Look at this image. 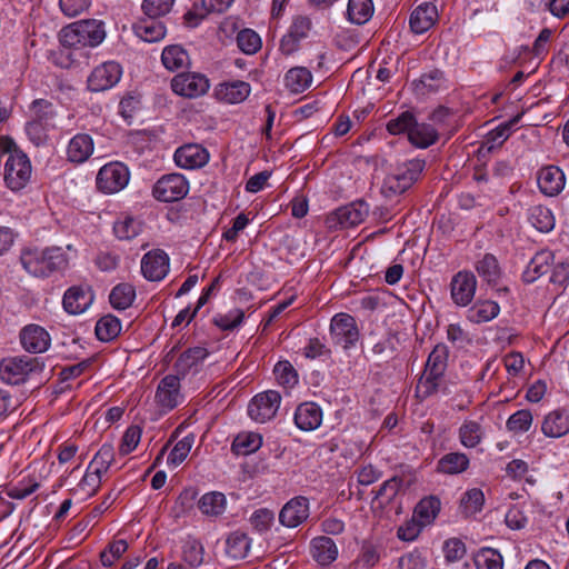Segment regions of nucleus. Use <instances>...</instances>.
<instances>
[{
	"label": "nucleus",
	"instance_id": "obj_1",
	"mask_svg": "<svg viewBox=\"0 0 569 569\" xmlns=\"http://www.w3.org/2000/svg\"><path fill=\"white\" fill-rule=\"evenodd\" d=\"M20 262L33 277L47 278L68 267V257L60 247L26 248L21 251Z\"/></svg>",
	"mask_w": 569,
	"mask_h": 569
},
{
	"label": "nucleus",
	"instance_id": "obj_2",
	"mask_svg": "<svg viewBox=\"0 0 569 569\" xmlns=\"http://www.w3.org/2000/svg\"><path fill=\"white\" fill-rule=\"evenodd\" d=\"M448 357L449 350L443 343H438L429 353L417 386V391L423 399L439 391L448 367Z\"/></svg>",
	"mask_w": 569,
	"mask_h": 569
},
{
	"label": "nucleus",
	"instance_id": "obj_3",
	"mask_svg": "<svg viewBox=\"0 0 569 569\" xmlns=\"http://www.w3.org/2000/svg\"><path fill=\"white\" fill-rule=\"evenodd\" d=\"M426 161L422 159H411L399 164L395 172L388 174L382 183L381 193L386 198H391L405 193L418 181Z\"/></svg>",
	"mask_w": 569,
	"mask_h": 569
},
{
	"label": "nucleus",
	"instance_id": "obj_4",
	"mask_svg": "<svg viewBox=\"0 0 569 569\" xmlns=\"http://www.w3.org/2000/svg\"><path fill=\"white\" fill-rule=\"evenodd\" d=\"M43 367L36 357H8L0 361V379L8 385H20L32 373L41 372Z\"/></svg>",
	"mask_w": 569,
	"mask_h": 569
},
{
	"label": "nucleus",
	"instance_id": "obj_5",
	"mask_svg": "<svg viewBox=\"0 0 569 569\" xmlns=\"http://www.w3.org/2000/svg\"><path fill=\"white\" fill-rule=\"evenodd\" d=\"M368 213L369 206L365 201H355L330 213L326 223L330 229H348L360 224Z\"/></svg>",
	"mask_w": 569,
	"mask_h": 569
},
{
	"label": "nucleus",
	"instance_id": "obj_6",
	"mask_svg": "<svg viewBox=\"0 0 569 569\" xmlns=\"http://www.w3.org/2000/svg\"><path fill=\"white\" fill-rule=\"evenodd\" d=\"M189 192V183L180 173L161 177L152 188L153 197L162 202H173L183 199Z\"/></svg>",
	"mask_w": 569,
	"mask_h": 569
},
{
	"label": "nucleus",
	"instance_id": "obj_7",
	"mask_svg": "<svg viewBox=\"0 0 569 569\" xmlns=\"http://www.w3.org/2000/svg\"><path fill=\"white\" fill-rule=\"evenodd\" d=\"M129 177V170L123 163L111 162L99 170L97 187L106 193H114L127 186Z\"/></svg>",
	"mask_w": 569,
	"mask_h": 569
},
{
	"label": "nucleus",
	"instance_id": "obj_8",
	"mask_svg": "<svg viewBox=\"0 0 569 569\" xmlns=\"http://www.w3.org/2000/svg\"><path fill=\"white\" fill-rule=\"evenodd\" d=\"M281 402V396L276 390L258 393L248 406V415L257 422H266L274 418Z\"/></svg>",
	"mask_w": 569,
	"mask_h": 569
},
{
	"label": "nucleus",
	"instance_id": "obj_9",
	"mask_svg": "<svg viewBox=\"0 0 569 569\" xmlns=\"http://www.w3.org/2000/svg\"><path fill=\"white\" fill-rule=\"evenodd\" d=\"M330 335L335 343L348 349L359 339V330L356 320L348 313H337L330 322Z\"/></svg>",
	"mask_w": 569,
	"mask_h": 569
},
{
	"label": "nucleus",
	"instance_id": "obj_10",
	"mask_svg": "<svg viewBox=\"0 0 569 569\" xmlns=\"http://www.w3.org/2000/svg\"><path fill=\"white\" fill-rule=\"evenodd\" d=\"M209 87V80L201 73L182 72L171 80L172 91L187 98L200 97L208 91Z\"/></svg>",
	"mask_w": 569,
	"mask_h": 569
},
{
	"label": "nucleus",
	"instance_id": "obj_11",
	"mask_svg": "<svg viewBox=\"0 0 569 569\" xmlns=\"http://www.w3.org/2000/svg\"><path fill=\"white\" fill-rule=\"evenodd\" d=\"M122 74V69L114 61L103 62L96 67L88 78V89L93 92L106 91L116 86Z\"/></svg>",
	"mask_w": 569,
	"mask_h": 569
},
{
	"label": "nucleus",
	"instance_id": "obj_12",
	"mask_svg": "<svg viewBox=\"0 0 569 569\" xmlns=\"http://www.w3.org/2000/svg\"><path fill=\"white\" fill-rule=\"evenodd\" d=\"M477 289V279L471 271L457 272L450 282L451 299L459 307H467L473 300Z\"/></svg>",
	"mask_w": 569,
	"mask_h": 569
},
{
	"label": "nucleus",
	"instance_id": "obj_13",
	"mask_svg": "<svg viewBox=\"0 0 569 569\" xmlns=\"http://www.w3.org/2000/svg\"><path fill=\"white\" fill-rule=\"evenodd\" d=\"M93 299L94 293L90 286H72L64 292L62 306L68 313L80 315L91 306Z\"/></svg>",
	"mask_w": 569,
	"mask_h": 569
},
{
	"label": "nucleus",
	"instance_id": "obj_14",
	"mask_svg": "<svg viewBox=\"0 0 569 569\" xmlns=\"http://www.w3.org/2000/svg\"><path fill=\"white\" fill-rule=\"evenodd\" d=\"M180 376L167 375L163 377L156 391L157 403L167 410H172L182 400L180 392Z\"/></svg>",
	"mask_w": 569,
	"mask_h": 569
},
{
	"label": "nucleus",
	"instance_id": "obj_15",
	"mask_svg": "<svg viewBox=\"0 0 569 569\" xmlns=\"http://www.w3.org/2000/svg\"><path fill=\"white\" fill-rule=\"evenodd\" d=\"M169 271V257L161 249L147 252L141 260V272L150 281H160Z\"/></svg>",
	"mask_w": 569,
	"mask_h": 569
},
{
	"label": "nucleus",
	"instance_id": "obj_16",
	"mask_svg": "<svg viewBox=\"0 0 569 569\" xmlns=\"http://www.w3.org/2000/svg\"><path fill=\"white\" fill-rule=\"evenodd\" d=\"M309 517V500L299 496L288 501L279 513L280 522L288 528H296Z\"/></svg>",
	"mask_w": 569,
	"mask_h": 569
},
{
	"label": "nucleus",
	"instance_id": "obj_17",
	"mask_svg": "<svg viewBox=\"0 0 569 569\" xmlns=\"http://www.w3.org/2000/svg\"><path fill=\"white\" fill-rule=\"evenodd\" d=\"M20 341L30 353H41L50 347L51 338L48 331L38 325H28L20 332Z\"/></svg>",
	"mask_w": 569,
	"mask_h": 569
},
{
	"label": "nucleus",
	"instance_id": "obj_18",
	"mask_svg": "<svg viewBox=\"0 0 569 569\" xmlns=\"http://www.w3.org/2000/svg\"><path fill=\"white\" fill-rule=\"evenodd\" d=\"M537 181L543 194L555 197L563 190L566 177L559 167L546 166L539 170Z\"/></svg>",
	"mask_w": 569,
	"mask_h": 569
},
{
	"label": "nucleus",
	"instance_id": "obj_19",
	"mask_svg": "<svg viewBox=\"0 0 569 569\" xmlns=\"http://www.w3.org/2000/svg\"><path fill=\"white\" fill-rule=\"evenodd\" d=\"M209 160L208 151L200 144L190 143L178 148L174 152V161L183 169H197L203 167Z\"/></svg>",
	"mask_w": 569,
	"mask_h": 569
},
{
	"label": "nucleus",
	"instance_id": "obj_20",
	"mask_svg": "<svg viewBox=\"0 0 569 569\" xmlns=\"http://www.w3.org/2000/svg\"><path fill=\"white\" fill-rule=\"evenodd\" d=\"M59 40L63 49L59 52V60L57 63L62 68H69L73 63L72 52L70 49L82 47V38H80V31L77 22L62 28Z\"/></svg>",
	"mask_w": 569,
	"mask_h": 569
},
{
	"label": "nucleus",
	"instance_id": "obj_21",
	"mask_svg": "<svg viewBox=\"0 0 569 569\" xmlns=\"http://www.w3.org/2000/svg\"><path fill=\"white\" fill-rule=\"evenodd\" d=\"M251 92V87L248 82L236 80L230 82H222L216 87L214 96L219 101L236 104L244 101Z\"/></svg>",
	"mask_w": 569,
	"mask_h": 569
},
{
	"label": "nucleus",
	"instance_id": "obj_22",
	"mask_svg": "<svg viewBox=\"0 0 569 569\" xmlns=\"http://www.w3.org/2000/svg\"><path fill=\"white\" fill-rule=\"evenodd\" d=\"M207 356L208 351L202 347H193L184 350L173 365V375L180 376V379H183L191 370H197Z\"/></svg>",
	"mask_w": 569,
	"mask_h": 569
},
{
	"label": "nucleus",
	"instance_id": "obj_23",
	"mask_svg": "<svg viewBox=\"0 0 569 569\" xmlns=\"http://www.w3.org/2000/svg\"><path fill=\"white\" fill-rule=\"evenodd\" d=\"M322 421V410L315 402H303L298 406L295 412V423L303 431L317 429Z\"/></svg>",
	"mask_w": 569,
	"mask_h": 569
},
{
	"label": "nucleus",
	"instance_id": "obj_24",
	"mask_svg": "<svg viewBox=\"0 0 569 569\" xmlns=\"http://www.w3.org/2000/svg\"><path fill=\"white\" fill-rule=\"evenodd\" d=\"M310 553L317 563L326 567L337 559L338 548L331 538L319 536L311 540Z\"/></svg>",
	"mask_w": 569,
	"mask_h": 569
},
{
	"label": "nucleus",
	"instance_id": "obj_25",
	"mask_svg": "<svg viewBox=\"0 0 569 569\" xmlns=\"http://www.w3.org/2000/svg\"><path fill=\"white\" fill-rule=\"evenodd\" d=\"M438 17L435 4L426 2L418 6L410 16V28L415 33L428 31L436 22Z\"/></svg>",
	"mask_w": 569,
	"mask_h": 569
},
{
	"label": "nucleus",
	"instance_id": "obj_26",
	"mask_svg": "<svg viewBox=\"0 0 569 569\" xmlns=\"http://www.w3.org/2000/svg\"><path fill=\"white\" fill-rule=\"evenodd\" d=\"M541 431L550 438H559L569 432V411L555 410L546 416Z\"/></svg>",
	"mask_w": 569,
	"mask_h": 569
},
{
	"label": "nucleus",
	"instance_id": "obj_27",
	"mask_svg": "<svg viewBox=\"0 0 569 569\" xmlns=\"http://www.w3.org/2000/svg\"><path fill=\"white\" fill-rule=\"evenodd\" d=\"M82 38V47H97L106 38L103 22L96 19L77 21Z\"/></svg>",
	"mask_w": 569,
	"mask_h": 569
},
{
	"label": "nucleus",
	"instance_id": "obj_28",
	"mask_svg": "<svg viewBox=\"0 0 569 569\" xmlns=\"http://www.w3.org/2000/svg\"><path fill=\"white\" fill-rule=\"evenodd\" d=\"M93 152V140L89 134L79 133L74 136L68 146L67 154L71 162L82 163Z\"/></svg>",
	"mask_w": 569,
	"mask_h": 569
},
{
	"label": "nucleus",
	"instance_id": "obj_29",
	"mask_svg": "<svg viewBox=\"0 0 569 569\" xmlns=\"http://www.w3.org/2000/svg\"><path fill=\"white\" fill-rule=\"evenodd\" d=\"M133 31L137 37L146 42H157L166 34V27L157 18H147L133 24Z\"/></svg>",
	"mask_w": 569,
	"mask_h": 569
},
{
	"label": "nucleus",
	"instance_id": "obj_30",
	"mask_svg": "<svg viewBox=\"0 0 569 569\" xmlns=\"http://www.w3.org/2000/svg\"><path fill=\"white\" fill-rule=\"evenodd\" d=\"M553 260L550 251H540L533 256L522 273V279L527 283L536 281L539 277L547 273Z\"/></svg>",
	"mask_w": 569,
	"mask_h": 569
},
{
	"label": "nucleus",
	"instance_id": "obj_31",
	"mask_svg": "<svg viewBox=\"0 0 569 569\" xmlns=\"http://www.w3.org/2000/svg\"><path fill=\"white\" fill-rule=\"evenodd\" d=\"M31 172V163L24 152H16L6 160L4 177L30 180Z\"/></svg>",
	"mask_w": 569,
	"mask_h": 569
},
{
	"label": "nucleus",
	"instance_id": "obj_32",
	"mask_svg": "<svg viewBox=\"0 0 569 569\" xmlns=\"http://www.w3.org/2000/svg\"><path fill=\"white\" fill-rule=\"evenodd\" d=\"M470 466L469 457L462 452H449L442 456L437 463V470L445 475H459Z\"/></svg>",
	"mask_w": 569,
	"mask_h": 569
},
{
	"label": "nucleus",
	"instance_id": "obj_33",
	"mask_svg": "<svg viewBox=\"0 0 569 569\" xmlns=\"http://www.w3.org/2000/svg\"><path fill=\"white\" fill-rule=\"evenodd\" d=\"M408 139L418 148H428L437 142L438 132L432 124L419 123L415 119V124L411 126Z\"/></svg>",
	"mask_w": 569,
	"mask_h": 569
},
{
	"label": "nucleus",
	"instance_id": "obj_34",
	"mask_svg": "<svg viewBox=\"0 0 569 569\" xmlns=\"http://www.w3.org/2000/svg\"><path fill=\"white\" fill-rule=\"evenodd\" d=\"M262 446L260 433L246 431L240 432L231 443V451L237 456H248L256 452Z\"/></svg>",
	"mask_w": 569,
	"mask_h": 569
},
{
	"label": "nucleus",
	"instance_id": "obj_35",
	"mask_svg": "<svg viewBox=\"0 0 569 569\" xmlns=\"http://www.w3.org/2000/svg\"><path fill=\"white\" fill-rule=\"evenodd\" d=\"M500 307L492 300L477 301L467 312V319L473 323H483L495 319Z\"/></svg>",
	"mask_w": 569,
	"mask_h": 569
},
{
	"label": "nucleus",
	"instance_id": "obj_36",
	"mask_svg": "<svg viewBox=\"0 0 569 569\" xmlns=\"http://www.w3.org/2000/svg\"><path fill=\"white\" fill-rule=\"evenodd\" d=\"M478 274L491 287L498 284L501 277V268L497 258L491 253H486L476 263Z\"/></svg>",
	"mask_w": 569,
	"mask_h": 569
},
{
	"label": "nucleus",
	"instance_id": "obj_37",
	"mask_svg": "<svg viewBox=\"0 0 569 569\" xmlns=\"http://www.w3.org/2000/svg\"><path fill=\"white\" fill-rule=\"evenodd\" d=\"M416 90L421 93H435L446 87L445 73L439 69H432L420 76L418 81H415Z\"/></svg>",
	"mask_w": 569,
	"mask_h": 569
},
{
	"label": "nucleus",
	"instance_id": "obj_38",
	"mask_svg": "<svg viewBox=\"0 0 569 569\" xmlns=\"http://www.w3.org/2000/svg\"><path fill=\"white\" fill-rule=\"evenodd\" d=\"M250 542L247 533L240 530L231 532L226 541L227 555L234 560L244 559L250 550Z\"/></svg>",
	"mask_w": 569,
	"mask_h": 569
},
{
	"label": "nucleus",
	"instance_id": "obj_39",
	"mask_svg": "<svg viewBox=\"0 0 569 569\" xmlns=\"http://www.w3.org/2000/svg\"><path fill=\"white\" fill-rule=\"evenodd\" d=\"M441 502L436 496H429L421 499L415 508L413 517L421 525H430L433 522L440 511Z\"/></svg>",
	"mask_w": 569,
	"mask_h": 569
},
{
	"label": "nucleus",
	"instance_id": "obj_40",
	"mask_svg": "<svg viewBox=\"0 0 569 569\" xmlns=\"http://www.w3.org/2000/svg\"><path fill=\"white\" fill-rule=\"evenodd\" d=\"M287 88L295 93L303 92L312 82L311 72L305 67L291 68L284 77Z\"/></svg>",
	"mask_w": 569,
	"mask_h": 569
},
{
	"label": "nucleus",
	"instance_id": "obj_41",
	"mask_svg": "<svg viewBox=\"0 0 569 569\" xmlns=\"http://www.w3.org/2000/svg\"><path fill=\"white\" fill-rule=\"evenodd\" d=\"M226 497L223 493L212 491L204 493L198 501L199 510L209 517H218L226 509Z\"/></svg>",
	"mask_w": 569,
	"mask_h": 569
},
{
	"label": "nucleus",
	"instance_id": "obj_42",
	"mask_svg": "<svg viewBox=\"0 0 569 569\" xmlns=\"http://www.w3.org/2000/svg\"><path fill=\"white\" fill-rule=\"evenodd\" d=\"M372 14V0H349L347 16L350 22L355 24H363L370 20Z\"/></svg>",
	"mask_w": 569,
	"mask_h": 569
},
{
	"label": "nucleus",
	"instance_id": "obj_43",
	"mask_svg": "<svg viewBox=\"0 0 569 569\" xmlns=\"http://www.w3.org/2000/svg\"><path fill=\"white\" fill-rule=\"evenodd\" d=\"M161 61L168 70L176 71L188 63L189 56L182 47L173 44L163 49Z\"/></svg>",
	"mask_w": 569,
	"mask_h": 569
},
{
	"label": "nucleus",
	"instance_id": "obj_44",
	"mask_svg": "<svg viewBox=\"0 0 569 569\" xmlns=\"http://www.w3.org/2000/svg\"><path fill=\"white\" fill-rule=\"evenodd\" d=\"M136 297L134 288L129 283L117 284L109 296L111 306L118 310H124L129 308Z\"/></svg>",
	"mask_w": 569,
	"mask_h": 569
},
{
	"label": "nucleus",
	"instance_id": "obj_45",
	"mask_svg": "<svg viewBox=\"0 0 569 569\" xmlns=\"http://www.w3.org/2000/svg\"><path fill=\"white\" fill-rule=\"evenodd\" d=\"M483 431L481 426L472 420H466L459 428V440L466 448H475L482 440Z\"/></svg>",
	"mask_w": 569,
	"mask_h": 569
},
{
	"label": "nucleus",
	"instance_id": "obj_46",
	"mask_svg": "<svg viewBox=\"0 0 569 569\" xmlns=\"http://www.w3.org/2000/svg\"><path fill=\"white\" fill-rule=\"evenodd\" d=\"M529 221L541 232H549L555 227V217L551 210L543 206H535L530 209Z\"/></svg>",
	"mask_w": 569,
	"mask_h": 569
},
{
	"label": "nucleus",
	"instance_id": "obj_47",
	"mask_svg": "<svg viewBox=\"0 0 569 569\" xmlns=\"http://www.w3.org/2000/svg\"><path fill=\"white\" fill-rule=\"evenodd\" d=\"M121 331L119 319L112 315H107L98 320L96 325V336L100 341H111Z\"/></svg>",
	"mask_w": 569,
	"mask_h": 569
},
{
	"label": "nucleus",
	"instance_id": "obj_48",
	"mask_svg": "<svg viewBox=\"0 0 569 569\" xmlns=\"http://www.w3.org/2000/svg\"><path fill=\"white\" fill-rule=\"evenodd\" d=\"M520 116H516L511 120L499 124L486 134V144L488 150L500 147L510 136L511 128L518 123Z\"/></svg>",
	"mask_w": 569,
	"mask_h": 569
},
{
	"label": "nucleus",
	"instance_id": "obj_49",
	"mask_svg": "<svg viewBox=\"0 0 569 569\" xmlns=\"http://www.w3.org/2000/svg\"><path fill=\"white\" fill-rule=\"evenodd\" d=\"M477 569H502L503 559L501 553L492 548H482L475 556Z\"/></svg>",
	"mask_w": 569,
	"mask_h": 569
},
{
	"label": "nucleus",
	"instance_id": "obj_50",
	"mask_svg": "<svg viewBox=\"0 0 569 569\" xmlns=\"http://www.w3.org/2000/svg\"><path fill=\"white\" fill-rule=\"evenodd\" d=\"M114 460V449L111 443H103L89 465L97 473L103 475L108 471Z\"/></svg>",
	"mask_w": 569,
	"mask_h": 569
},
{
	"label": "nucleus",
	"instance_id": "obj_51",
	"mask_svg": "<svg viewBox=\"0 0 569 569\" xmlns=\"http://www.w3.org/2000/svg\"><path fill=\"white\" fill-rule=\"evenodd\" d=\"M485 502V495L478 488L466 491L460 500V507L466 516L479 512Z\"/></svg>",
	"mask_w": 569,
	"mask_h": 569
},
{
	"label": "nucleus",
	"instance_id": "obj_52",
	"mask_svg": "<svg viewBox=\"0 0 569 569\" xmlns=\"http://www.w3.org/2000/svg\"><path fill=\"white\" fill-rule=\"evenodd\" d=\"M273 373L278 383L284 388H292L298 383V373L293 366L287 360L279 361L274 366Z\"/></svg>",
	"mask_w": 569,
	"mask_h": 569
},
{
	"label": "nucleus",
	"instance_id": "obj_53",
	"mask_svg": "<svg viewBox=\"0 0 569 569\" xmlns=\"http://www.w3.org/2000/svg\"><path fill=\"white\" fill-rule=\"evenodd\" d=\"M114 234L120 240H131L141 232V223L131 217L117 221L113 226Z\"/></svg>",
	"mask_w": 569,
	"mask_h": 569
},
{
	"label": "nucleus",
	"instance_id": "obj_54",
	"mask_svg": "<svg viewBox=\"0 0 569 569\" xmlns=\"http://www.w3.org/2000/svg\"><path fill=\"white\" fill-rule=\"evenodd\" d=\"M238 48L246 54H253L261 48V39L251 29H243L237 34Z\"/></svg>",
	"mask_w": 569,
	"mask_h": 569
},
{
	"label": "nucleus",
	"instance_id": "obj_55",
	"mask_svg": "<svg viewBox=\"0 0 569 569\" xmlns=\"http://www.w3.org/2000/svg\"><path fill=\"white\" fill-rule=\"evenodd\" d=\"M183 560L191 567H198L203 562V546L197 539H188L182 547Z\"/></svg>",
	"mask_w": 569,
	"mask_h": 569
},
{
	"label": "nucleus",
	"instance_id": "obj_56",
	"mask_svg": "<svg viewBox=\"0 0 569 569\" xmlns=\"http://www.w3.org/2000/svg\"><path fill=\"white\" fill-rule=\"evenodd\" d=\"M402 479L399 477H392L385 481L379 490L376 492L375 499L379 500L380 505L389 503L398 495L401 488Z\"/></svg>",
	"mask_w": 569,
	"mask_h": 569
},
{
	"label": "nucleus",
	"instance_id": "obj_57",
	"mask_svg": "<svg viewBox=\"0 0 569 569\" xmlns=\"http://www.w3.org/2000/svg\"><path fill=\"white\" fill-rule=\"evenodd\" d=\"M128 549V543L123 539L110 542L100 553L101 563L104 567H111Z\"/></svg>",
	"mask_w": 569,
	"mask_h": 569
},
{
	"label": "nucleus",
	"instance_id": "obj_58",
	"mask_svg": "<svg viewBox=\"0 0 569 569\" xmlns=\"http://www.w3.org/2000/svg\"><path fill=\"white\" fill-rule=\"evenodd\" d=\"M244 318V312L241 309H232L227 313H219L213 318V323L221 330H233L237 328Z\"/></svg>",
	"mask_w": 569,
	"mask_h": 569
},
{
	"label": "nucleus",
	"instance_id": "obj_59",
	"mask_svg": "<svg viewBox=\"0 0 569 569\" xmlns=\"http://www.w3.org/2000/svg\"><path fill=\"white\" fill-rule=\"evenodd\" d=\"M31 119L49 123L54 117L52 103L46 99H37L30 106Z\"/></svg>",
	"mask_w": 569,
	"mask_h": 569
},
{
	"label": "nucleus",
	"instance_id": "obj_60",
	"mask_svg": "<svg viewBox=\"0 0 569 569\" xmlns=\"http://www.w3.org/2000/svg\"><path fill=\"white\" fill-rule=\"evenodd\" d=\"M174 0H143L142 11L149 18H159L170 12Z\"/></svg>",
	"mask_w": 569,
	"mask_h": 569
},
{
	"label": "nucleus",
	"instance_id": "obj_61",
	"mask_svg": "<svg viewBox=\"0 0 569 569\" xmlns=\"http://www.w3.org/2000/svg\"><path fill=\"white\" fill-rule=\"evenodd\" d=\"M415 119L416 118L412 112L405 111L400 113L397 118H393L388 121L387 130L391 134H400L403 132H407V134H409L411 126L415 124Z\"/></svg>",
	"mask_w": 569,
	"mask_h": 569
},
{
	"label": "nucleus",
	"instance_id": "obj_62",
	"mask_svg": "<svg viewBox=\"0 0 569 569\" xmlns=\"http://www.w3.org/2000/svg\"><path fill=\"white\" fill-rule=\"evenodd\" d=\"M532 423V415L529 410H518L507 420V428L513 432H526Z\"/></svg>",
	"mask_w": 569,
	"mask_h": 569
},
{
	"label": "nucleus",
	"instance_id": "obj_63",
	"mask_svg": "<svg viewBox=\"0 0 569 569\" xmlns=\"http://www.w3.org/2000/svg\"><path fill=\"white\" fill-rule=\"evenodd\" d=\"M193 445V437L187 436L179 440L168 456V463L178 466L188 457Z\"/></svg>",
	"mask_w": 569,
	"mask_h": 569
},
{
	"label": "nucleus",
	"instance_id": "obj_64",
	"mask_svg": "<svg viewBox=\"0 0 569 569\" xmlns=\"http://www.w3.org/2000/svg\"><path fill=\"white\" fill-rule=\"evenodd\" d=\"M49 123L29 120L26 124V132L30 141L36 146L43 144L48 139Z\"/></svg>",
	"mask_w": 569,
	"mask_h": 569
}]
</instances>
